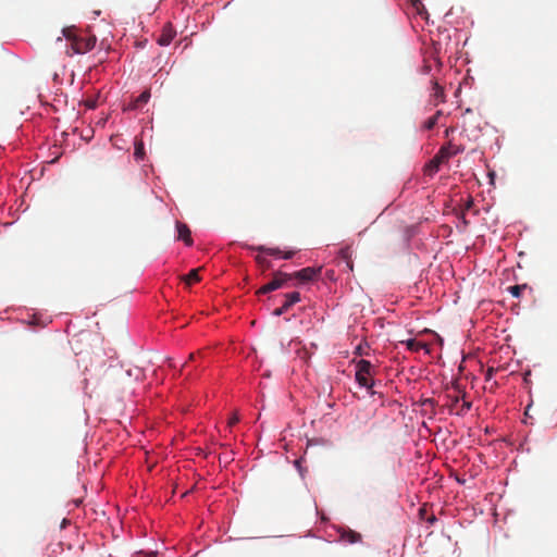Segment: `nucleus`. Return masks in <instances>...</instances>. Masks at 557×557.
<instances>
[{
  "mask_svg": "<svg viewBox=\"0 0 557 557\" xmlns=\"http://www.w3.org/2000/svg\"><path fill=\"white\" fill-rule=\"evenodd\" d=\"M175 36H176V30L174 29V27L172 26L171 23H168L163 26L162 32L157 39V42L160 46H169Z\"/></svg>",
  "mask_w": 557,
  "mask_h": 557,
  "instance_id": "9d476101",
  "label": "nucleus"
},
{
  "mask_svg": "<svg viewBox=\"0 0 557 557\" xmlns=\"http://www.w3.org/2000/svg\"><path fill=\"white\" fill-rule=\"evenodd\" d=\"M342 540H344L347 543L354 544L361 540V535L352 530H348L342 534Z\"/></svg>",
  "mask_w": 557,
  "mask_h": 557,
  "instance_id": "2eb2a0df",
  "label": "nucleus"
},
{
  "mask_svg": "<svg viewBox=\"0 0 557 557\" xmlns=\"http://www.w3.org/2000/svg\"><path fill=\"white\" fill-rule=\"evenodd\" d=\"M293 281V275L277 271L273 275V280L269 282L268 284L263 285L257 294H268L270 292L276 290L278 288L288 287L289 282Z\"/></svg>",
  "mask_w": 557,
  "mask_h": 557,
  "instance_id": "7ed1b4c3",
  "label": "nucleus"
},
{
  "mask_svg": "<svg viewBox=\"0 0 557 557\" xmlns=\"http://www.w3.org/2000/svg\"><path fill=\"white\" fill-rule=\"evenodd\" d=\"M406 346L411 351H419L420 349H425L426 345L422 342H418L416 339H408L405 342Z\"/></svg>",
  "mask_w": 557,
  "mask_h": 557,
  "instance_id": "a211bd4d",
  "label": "nucleus"
},
{
  "mask_svg": "<svg viewBox=\"0 0 557 557\" xmlns=\"http://www.w3.org/2000/svg\"><path fill=\"white\" fill-rule=\"evenodd\" d=\"M182 280L187 284L191 285L200 281L199 269L191 270L188 274L182 276Z\"/></svg>",
  "mask_w": 557,
  "mask_h": 557,
  "instance_id": "dca6fc26",
  "label": "nucleus"
},
{
  "mask_svg": "<svg viewBox=\"0 0 557 557\" xmlns=\"http://www.w3.org/2000/svg\"><path fill=\"white\" fill-rule=\"evenodd\" d=\"M256 261L259 264V267L264 271L271 268V262L263 256L258 255L256 257Z\"/></svg>",
  "mask_w": 557,
  "mask_h": 557,
  "instance_id": "4be33fe9",
  "label": "nucleus"
},
{
  "mask_svg": "<svg viewBox=\"0 0 557 557\" xmlns=\"http://www.w3.org/2000/svg\"><path fill=\"white\" fill-rule=\"evenodd\" d=\"M87 106H88L89 108H95V103H94V102H89Z\"/></svg>",
  "mask_w": 557,
  "mask_h": 557,
  "instance_id": "7c9ffc66",
  "label": "nucleus"
},
{
  "mask_svg": "<svg viewBox=\"0 0 557 557\" xmlns=\"http://www.w3.org/2000/svg\"><path fill=\"white\" fill-rule=\"evenodd\" d=\"M252 249H256L259 252H263V253H267L270 256H275V257L276 256L281 257V253H282V251L278 248H268L264 246L252 247Z\"/></svg>",
  "mask_w": 557,
  "mask_h": 557,
  "instance_id": "6ab92c4d",
  "label": "nucleus"
},
{
  "mask_svg": "<svg viewBox=\"0 0 557 557\" xmlns=\"http://www.w3.org/2000/svg\"><path fill=\"white\" fill-rule=\"evenodd\" d=\"M471 206H472V200H469V201L467 202V205H466V209H470V208H471Z\"/></svg>",
  "mask_w": 557,
  "mask_h": 557,
  "instance_id": "c756f323",
  "label": "nucleus"
},
{
  "mask_svg": "<svg viewBox=\"0 0 557 557\" xmlns=\"http://www.w3.org/2000/svg\"><path fill=\"white\" fill-rule=\"evenodd\" d=\"M453 131H454L453 128H447V129L445 131V136H446V137H447V136H449V135H450V132H453Z\"/></svg>",
  "mask_w": 557,
  "mask_h": 557,
  "instance_id": "c85d7f7f",
  "label": "nucleus"
},
{
  "mask_svg": "<svg viewBox=\"0 0 557 557\" xmlns=\"http://www.w3.org/2000/svg\"><path fill=\"white\" fill-rule=\"evenodd\" d=\"M150 90H144L128 107L131 110L143 108L150 99Z\"/></svg>",
  "mask_w": 557,
  "mask_h": 557,
  "instance_id": "f8f14e48",
  "label": "nucleus"
},
{
  "mask_svg": "<svg viewBox=\"0 0 557 557\" xmlns=\"http://www.w3.org/2000/svg\"><path fill=\"white\" fill-rule=\"evenodd\" d=\"M375 374V367L368 360L361 359L356 364V381L357 383H368L373 380Z\"/></svg>",
  "mask_w": 557,
  "mask_h": 557,
  "instance_id": "20e7f679",
  "label": "nucleus"
},
{
  "mask_svg": "<svg viewBox=\"0 0 557 557\" xmlns=\"http://www.w3.org/2000/svg\"><path fill=\"white\" fill-rule=\"evenodd\" d=\"M176 228L178 233V239H182L185 242L186 245L190 246L193 244V239L190 237V231L186 224L176 223Z\"/></svg>",
  "mask_w": 557,
  "mask_h": 557,
  "instance_id": "4468645a",
  "label": "nucleus"
},
{
  "mask_svg": "<svg viewBox=\"0 0 557 557\" xmlns=\"http://www.w3.org/2000/svg\"><path fill=\"white\" fill-rule=\"evenodd\" d=\"M442 114V111H437L434 115H432L431 117H429L424 124H423V128L424 129H432L436 124H437V120H438V116Z\"/></svg>",
  "mask_w": 557,
  "mask_h": 557,
  "instance_id": "aec40b11",
  "label": "nucleus"
},
{
  "mask_svg": "<svg viewBox=\"0 0 557 557\" xmlns=\"http://www.w3.org/2000/svg\"><path fill=\"white\" fill-rule=\"evenodd\" d=\"M298 301H300V294L298 292H293V293L286 294L284 304L280 308H276L273 311V314L275 317H280V315L284 314L285 312H287L289 310V308L293 305H295Z\"/></svg>",
  "mask_w": 557,
  "mask_h": 557,
  "instance_id": "6e6552de",
  "label": "nucleus"
},
{
  "mask_svg": "<svg viewBox=\"0 0 557 557\" xmlns=\"http://www.w3.org/2000/svg\"><path fill=\"white\" fill-rule=\"evenodd\" d=\"M203 351H197L189 355V360H196L197 357H202Z\"/></svg>",
  "mask_w": 557,
  "mask_h": 557,
  "instance_id": "a878e982",
  "label": "nucleus"
},
{
  "mask_svg": "<svg viewBox=\"0 0 557 557\" xmlns=\"http://www.w3.org/2000/svg\"><path fill=\"white\" fill-rule=\"evenodd\" d=\"M463 146L454 145L449 141L447 145L442 146L437 151L436 156L441 159L443 163L447 162L451 157L463 152Z\"/></svg>",
  "mask_w": 557,
  "mask_h": 557,
  "instance_id": "39448f33",
  "label": "nucleus"
},
{
  "mask_svg": "<svg viewBox=\"0 0 557 557\" xmlns=\"http://www.w3.org/2000/svg\"><path fill=\"white\" fill-rule=\"evenodd\" d=\"M113 376L122 382L127 381H143V380H159L157 370L151 372V376L148 377L145 371L138 367L129 368L124 370L123 367H111L110 368Z\"/></svg>",
  "mask_w": 557,
  "mask_h": 557,
  "instance_id": "f03ea898",
  "label": "nucleus"
},
{
  "mask_svg": "<svg viewBox=\"0 0 557 557\" xmlns=\"http://www.w3.org/2000/svg\"><path fill=\"white\" fill-rule=\"evenodd\" d=\"M145 151H144V144L143 141H137L135 144V152L134 156L137 160H141L144 158Z\"/></svg>",
  "mask_w": 557,
  "mask_h": 557,
  "instance_id": "5701e85b",
  "label": "nucleus"
},
{
  "mask_svg": "<svg viewBox=\"0 0 557 557\" xmlns=\"http://www.w3.org/2000/svg\"><path fill=\"white\" fill-rule=\"evenodd\" d=\"M339 257L346 261L347 263V267L352 270L354 268V264H352V261H351V250H350V247H344L339 250L338 252Z\"/></svg>",
  "mask_w": 557,
  "mask_h": 557,
  "instance_id": "f3484780",
  "label": "nucleus"
},
{
  "mask_svg": "<svg viewBox=\"0 0 557 557\" xmlns=\"http://www.w3.org/2000/svg\"><path fill=\"white\" fill-rule=\"evenodd\" d=\"M454 387L455 395L451 396L454 398L453 406L456 407V413L457 414H465L467 411L471 409L472 403L470 400H467L465 397V393L461 395L462 403L460 407H458L459 400H460V394L462 393L459 388L460 385H451Z\"/></svg>",
  "mask_w": 557,
  "mask_h": 557,
  "instance_id": "423d86ee",
  "label": "nucleus"
},
{
  "mask_svg": "<svg viewBox=\"0 0 557 557\" xmlns=\"http://www.w3.org/2000/svg\"><path fill=\"white\" fill-rule=\"evenodd\" d=\"M435 520H436V518H435V516H433V515H432V516H430V517L428 518V521H429L430 523H433Z\"/></svg>",
  "mask_w": 557,
  "mask_h": 557,
  "instance_id": "cd10ccee",
  "label": "nucleus"
},
{
  "mask_svg": "<svg viewBox=\"0 0 557 557\" xmlns=\"http://www.w3.org/2000/svg\"><path fill=\"white\" fill-rule=\"evenodd\" d=\"M525 288H527L525 284H523V285H513V286H509L508 290H509V293L513 297L519 298L521 296L522 290L525 289Z\"/></svg>",
  "mask_w": 557,
  "mask_h": 557,
  "instance_id": "412c9836",
  "label": "nucleus"
},
{
  "mask_svg": "<svg viewBox=\"0 0 557 557\" xmlns=\"http://www.w3.org/2000/svg\"><path fill=\"white\" fill-rule=\"evenodd\" d=\"M373 387L374 385H351L349 387V392L356 398L366 399L372 397L375 394Z\"/></svg>",
  "mask_w": 557,
  "mask_h": 557,
  "instance_id": "1a4fd4ad",
  "label": "nucleus"
},
{
  "mask_svg": "<svg viewBox=\"0 0 557 557\" xmlns=\"http://www.w3.org/2000/svg\"><path fill=\"white\" fill-rule=\"evenodd\" d=\"M295 253H296V251H295V250L282 251L281 257H282L283 259L288 260V259H292V258L295 256Z\"/></svg>",
  "mask_w": 557,
  "mask_h": 557,
  "instance_id": "b1692460",
  "label": "nucleus"
},
{
  "mask_svg": "<svg viewBox=\"0 0 557 557\" xmlns=\"http://www.w3.org/2000/svg\"><path fill=\"white\" fill-rule=\"evenodd\" d=\"M239 422V416L237 412H235L228 420V426H233L235 425L236 423Z\"/></svg>",
  "mask_w": 557,
  "mask_h": 557,
  "instance_id": "393cba45",
  "label": "nucleus"
},
{
  "mask_svg": "<svg viewBox=\"0 0 557 557\" xmlns=\"http://www.w3.org/2000/svg\"><path fill=\"white\" fill-rule=\"evenodd\" d=\"M433 84V92L431 95L432 101L434 106H437L445 101V94L443 88L438 85L436 81L432 82Z\"/></svg>",
  "mask_w": 557,
  "mask_h": 557,
  "instance_id": "ddd939ff",
  "label": "nucleus"
},
{
  "mask_svg": "<svg viewBox=\"0 0 557 557\" xmlns=\"http://www.w3.org/2000/svg\"><path fill=\"white\" fill-rule=\"evenodd\" d=\"M320 271H321L320 268L315 269V268L308 267V268L301 269L300 271L290 273V275H293V280H298L301 283H306V282H310V281L314 280L315 277H318L320 274Z\"/></svg>",
  "mask_w": 557,
  "mask_h": 557,
  "instance_id": "0eeeda50",
  "label": "nucleus"
},
{
  "mask_svg": "<svg viewBox=\"0 0 557 557\" xmlns=\"http://www.w3.org/2000/svg\"><path fill=\"white\" fill-rule=\"evenodd\" d=\"M62 34L71 42L72 52L67 51L70 55L90 51L97 41L96 36L79 32L75 27H65Z\"/></svg>",
  "mask_w": 557,
  "mask_h": 557,
  "instance_id": "f257e3e1",
  "label": "nucleus"
},
{
  "mask_svg": "<svg viewBox=\"0 0 557 557\" xmlns=\"http://www.w3.org/2000/svg\"><path fill=\"white\" fill-rule=\"evenodd\" d=\"M422 405L423 406H430V407H433L434 406V400L432 398H426L422 401Z\"/></svg>",
  "mask_w": 557,
  "mask_h": 557,
  "instance_id": "bb28decb",
  "label": "nucleus"
},
{
  "mask_svg": "<svg viewBox=\"0 0 557 557\" xmlns=\"http://www.w3.org/2000/svg\"><path fill=\"white\" fill-rule=\"evenodd\" d=\"M441 164L443 162L435 154L423 168L424 175L433 177L440 170Z\"/></svg>",
  "mask_w": 557,
  "mask_h": 557,
  "instance_id": "9b49d317",
  "label": "nucleus"
}]
</instances>
